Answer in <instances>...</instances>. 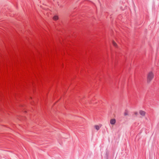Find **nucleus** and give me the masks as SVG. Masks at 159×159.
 <instances>
[{
	"instance_id": "obj_1",
	"label": "nucleus",
	"mask_w": 159,
	"mask_h": 159,
	"mask_svg": "<svg viewBox=\"0 0 159 159\" xmlns=\"http://www.w3.org/2000/svg\"><path fill=\"white\" fill-rule=\"evenodd\" d=\"M154 77V75L152 72H149L148 75L147 80L148 82H150Z\"/></svg>"
},
{
	"instance_id": "obj_2",
	"label": "nucleus",
	"mask_w": 159,
	"mask_h": 159,
	"mask_svg": "<svg viewBox=\"0 0 159 159\" xmlns=\"http://www.w3.org/2000/svg\"><path fill=\"white\" fill-rule=\"evenodd\" d=\"M139 113L142 116H144L145 115L146 112L145 111H143L140 110L139 111Z\"/></svg>"
},
{
	"instance_id": "obj_3",
	"label": "nucleus",
	"mask_w": 159,
	"mask_h": 159,
	"mask_svg": "<svg viewBox=\"0 0 159 159\" xmlns=\"http://www.w3.org/2000/svg\"><path fill=\"white\" fill-rule=\"evenodd\" d=\"M101 126L102 125H96L94 126V127L97 130H98L99 129L100 127H101Z\"/></svg>"
},
{
	"instance_id": "obj_4",
	"label": "nucleus",
	"mask_w": 159,
	"mask_h": 159,
	"mask_svg": "<svg viewBox=\"0 0 159 159\" xmlns=\"http://www.w3.org/2000/svg\"><path fill=\"white\" fill-rule=\"evenodd\" d=\"M116 120L114 119H112L110 120V123L111 125H114L116 123Z\"/></svg>"
},
{
	"instance_id": "obj_5",
	"label": "nucleus",
	"mask_w": 159,
	"mask_h": 159,
	"mask_svg": "<svg viewBox=\"0 0 159 159\" xmlns=\"http://www.w3.org/2000/svg\"><path fill=\"white\" fill-rule=\"evenodd\" d=\"M58 17L57 16H54L53 17V19L54 20H56L58 19Z\"/></svg>"
},
{
	"instance_id": "obj_6",
	"label": "nucleus",
	"mask_w": 159,
	"mask_h": 159,
	"mask_svg": "<svg viewBox=\"0 0 159 159\" xmlns=\"http://www.w3.org/2000/svg\"><path fill=\"white\" fill-rule=\"evenodd\" d=\"M112 44L113 46H114L115 47H116L117 46V44L115 42L113 41L112 42Z\"/></svg>"
},
{
	"instance_id": "obj_7",
	"label": "nucleus",
	"mask_w": 159,
	"mask_h": 159,
	"mask_svg": "<svg viewBox=\"0 0 159 159\" xmlns=\"http://www.w3.org/2000/svg\"><path fill=\"white\" fill-rule=\"evenodd\" d=\"M128 115V113L127 111H125V112L124 113V115L125 116H126V115Z\"/></svg>"
},
{
	"instance_id": "obj_8",
	"label": "nucleus",
	"mask_w": 159,
	"mask_h": 159,
	"mask_svg": "<svg viewBox=\"0 0 159 159\" xmlns=\"http://www.w3.org/2000/svg\"><path fill=\"white\" fill-rule=\"evenodd\" d=\"M134 114L136 115H137L138 114V113L137 112H134Z\"/></svg>"
}]
</instances>
